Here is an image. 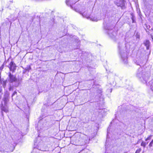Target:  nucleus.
Returning a JSON list of instances; mask_svg holds the SVG:
<instances>
[{
  "mask_svg": "<svg viewBox=\"0 0 153 153\" xmlns=\"http://www.w3.org/2000/svg\"><path fill=\"white\" fill-rule=\"evenodd\" d=\"M78 47H79V46H78L74 48V49H77L78 48Z\"/></svg>",
  "mask_w": 153,
  "mask_h": 153,
  "instance_id": "25",
  "label": "nucleus"
},
{
  "mask_svg": "<svg viewBox=\"0 0 153 153\" xmlns=\"http://www.w3.org/2000/svg\"><path fill=\"white\" fill-rule=\"evenodd\" d=\"M146 30V32L148 34H149V31H148L147 30Z\"/></svg>",
  "mask_w": 153,
  "mask_h": 153,
  "instance_id": "24",
  "label": "nucleus"
},
{
  "mask_svg": "<svg viewBox=\"0 0 153 153\" xmlns=\"http://www.w3.org/2000/svg\"><path fill=\"white\" fill-rule=\"evenodd\" d=\"M103 28H104V29H105V26H104H104H103Z\"/></svg>",
  "mask_w": 153,
  "mask_h": 153,
  "instance_id": "32",
  "label": "nucleus"
},
{
  "mask_svg": "<svg viewBox=\"0 0 153 153\" xmlns=\"http://www.w3.org/2000/svg\"><path fill=\"white\" fill-rule=\"evenodd\" d=\"M31 69V67L30 65L27 66L25 68V70L27 71H29Z\"/></svg>",
  "mask_w": 153,
  "mask_h": 153,
  "instance_id": "12",
  "label": "nucleus"
},
{
  "mask_svg": "<svg viewBox=\"0 0 153 153\" xmlns=\"http://www.w3.org/2000/svg\"><path fill=\"white\" fill-rule=\"evenodd\" d=\"M78 0H66V3L67 5L70 6L71 8L74 10L72 7L73 4H75Z\"/></svg>",
  "mask_w": 153,
  "mask_h": 153,
  "instance_id": "5",
  "label": "nucleus"
},
{
  "mask_svg": "<svg viewBox=\"0 0 153 153\" xmlns=\"http://www.w3.org/2000/svg\"><path fill=\"white\" fill-rule=\"evenodd\" d=\"M10 2H13L12 0H10Z\"/></svg>",
  "mask_w": 153,
  "mask_h": 153,
  "instance_id": "29",
  "label": "nucleus"
},
{
  "mask_svg": "<svg viewBox=\"0 0 153 153\" xmlns=\"http://www.w3.org/2000/svg\"><path fill=\"white\" fill-rule=\"evenodd\" d=\"M121 58L125 63H127L128 57L125 53H124L123 55H121Z\"/></svg>",
  "mask_w": 153,
  "mask_h": 153,
  "instance_id": "9",
  "label": "nucleus"
},
{
  "mask_svg": "<svg viewBox=\"0 0 153 153\" xmlns=\"http://www.w3.org/2000/svg\"><path fill=\"white\" fill-rule=\"evenodd\" d=\"M151 30H153V29L152 28V29H151Z\"/></svg>",
  "mask_w": 153,
  "mask_h": 153,
  "instance_id": "33",
  "label": "nucleus"
},
{
  "mask_svg": "<svg viewBox=\"0 0 153 153\" xmlns=\"http://www.w3.org/2000/svg\"><path fill=\"white\" fill-rule=\"evenodd\" d=\"M4 65H2L1 66V67H0V71H1L3 69V68H4Z\"/></svg>",
  "mask_w": 153,
  "mask_h": 153,
  "instance_id": "20",
  "label": "nucleus"
},
{
  "mask_svg": "<svg viewBox=\"0 0 153 153\" xmlns=\"http://www.w3.org/2000/svg\"><path fill=\"white\" fill-rule=\"evenodd\" d=\"M137 76L140 78H141V77H142V78L145 81H147L149 78L147 74L146 73H144V74L143 73V74H142V72L137 73Z\"/></svg>",
  "mask_w": 153,
  "mask_h": 153,
  "instance_id": "3",
  "label": "nucleus"
},
{
  "mask_svg": "<svg viewBox=\"0 0 153 153\" xmlns=\"http://www.w3.org/2000/svg\"><path fill=\"white\" fill-rule=\"evenodd\" d=\"M135 36L137 38L140 39V33L137 32L135 35Z\"/></svg>",
  "mask_w": 153,
  "mask_h": 153,
  "instance_id": "11",
  "label": "nucleus"
},
{
  "mask_svg": "<svg viewBox=\"0 0 153 153\" xmlns=\"http://www.w3.org/2000/svg\"><path fill=\"white\" fill-rule=\"evenodd\" d=\"M86 13L84 12L82 13H81L82 16L86 18L87 19H90L91 20L93 21L97 22L98 20L101 19H104V17L102 18L97 17L96 16H89V15H86Z\"/></svg>",
  "mask_w": 153,
  "mask_h": 153,
  "instance_id": "2",
  "label": "nucleus"
},
{
  "mask_svg": "<svg viewBox=\"0 0 153 153\" xmlns=\"http://www.w3.org/2000/svg\"><path fill=\"white\" fill-rule=\"evenodd\" d=\"M144 45L146 47L147 50L149 49V47L150 45V42L149 40L146 39L144 41Z\"/></svg>",
  "mask_w": 153,
  "mask_h": 153,
  "instance_id": "8",
  "label": "nucleus"
},
{
  "mask_svg": "<svg viewBox=\"0 0 153 153\" xmlns=\"http://www.w3.org/2000/svg\"><path fill=\"white\" fill-rule=\"evenodd\" d=\"M151 88L152 90L153 91V82L151 85Z\"/></svg>",
  "mask_w": 153,
  "mask_h": 153,
  "instance_id": "22",
  "label": "nucleus"
},
{
  "mask_svg": "<svg viewBox=\"0 0 153 153\" xmlns=\"http://www.w3.org/2000/svg\"><path fill=\"white\" fill-rule=\"evenodd\" d=\"M141 146L143 147L144 148H145L146 147V146L145 145V142L143 141L141 144Z\"/></svg>",
  "mask_w": 153,
  "mask_h": 153,
  "instance_id": "14",
  "label": "nucleus"
},
{
  "mask_svg": "<svg viewBox=\"0 0 153 153\" xmlns=\"http://www.w3.org/2000/svg\"><path fill=\"white\" fill-rule=\"evenodd\" d=\"M114 3L118 7H120L122 9L124 8L125 4V1L124 0L115 1H114Z\"/></svg>",
  "mask_w": 153,
  "mask_h": 153,
  "instance_id": "4",
  "label": "nucleus"
},
{
  "mask_svg": "<svg viewBox=\"0 0 153 153\" xmlns=\"http://www.w3.org/2000/svg\"><path fill=\"white\" fill-rule=\"evenodd\" d=\"M153 144V140L151 141V142L150 143L149 146L150 147L152 146V144Z\"/></svg>",
  "mask_w": 153,
  "mask_h": 153,
  "instance_id": "16",
  "label": "nucleus"
},
{
  "mask_svg": "<svg viewBox=\"0 0 153 153\" xmlns=\"http://www.w3.org/2000/svg\"><path fill=\"white\" fill-rule=\"evenodd\" d=\"M1 72H0V79H1Z\"/></svg>",
  "mask_w": 153,
  "mask_h": 153,
  "instance_id": "30",
  "label": "nucleus"
},
{
  "mask_svg": "<svg viewBox=\"0 0 153 153\" xmlns=\"http://www.w3.org/2000/svg\"><path fill=\"white\" fill-rule=\"evenodd\" d=\"M131 19L132 21V22L134 23L135 22V16L132 14H131Z\"/></svg>",
  "mask_w": 153,
  "mask_h": 153,
  "instance_id": "10",
  "label": "nucleus"
},
{
  "mask_svg": "<svg viewBox=\"0 0 153 153\" xmlns=\"http://www.w3.org/2000/svg\"><path fill=\"white\" fill-rule=\"evenodd\" d=\"M40 150H42V151H45V150H43L42 149H40Z\"/></svg>",
  "mask_w": 153,
  "mask_h": 153,
  "instance_id": "28",
  "label": "nucleus"
},
{
  "mask_svg": "<svg viewBox=\"0 0 153 153\" xmlns=\"http://www.w3.org/2000/svg\"><path fill=\"white\" fill-rule=\"evenodd\" d=\"M106 32L110 36H112L110 34V33H112L113 32V30H107Z\"/></svg>",
  "mask_w": 153,
  "mask_h": 153,
  "instance_id": "13",
  "label": "nucleus"
},
{
  "mask_svg": "<svg viewBox=\"0 0 153 153\" xmlns=\"http://www.w3.org/2000/svg\"><path fill=\"white\" fill-rule=\"evenodd\" d=\"M146 28L147 29H149L150 27V26L149 25H146Z\"/></svg>",
  "mask_w": 153,
  "mask_h": 153,
  "instance_id": "18",
  "label": "nucleus"
},
{
  "mask_svg": "<svg viewBox=\"0 0 153 153\" xmlns=\"http://www.w3.org/2000/svg\"><path fill=\"white\" fill-rule=\"evenodd\" d=\"M148 143H146V142H145V146H146V145Z\"/></svg>",
  "mask_w": 153,
  "mask_h": 153,
  "instance_id": "27",
  "label": "nucleus"
},
{
  "mask_svg": "<svg viewBox=\"0 0 153 153\" xmlns=\"http://www.w3.org/2000/svg\"><path fill=\"white\" fill-rule=\"evenodd\" d=\"M2 90L1 88H0V93H1L2 92Z\"/></svg>",
  "mask_w": 153,
  "mask_h": 153,
  "instance_id": "23",
  "label": "nucleus"
},
{
  "mask_svg": "<svg viewBox=\"0 0 153 153\" xmlns=\"http://www.w3.org/2000/svg\"><path fill=\"white\" fill-rule=\"evenodd\" d=\"M74 10H75V11H77L76 10L75 8V9H74Z\"/></svg>",
  "mask_w": 153,
  "mask_h": 153,
  "instance_id": "31",
  "label": "nucleus"
},
{
  "mask_svg": "<svg viewBox=\"0 0 153 153\" xmlns=\"http://www.w3.org/2000/svg\"><path fill=\"white\" fill-rule=\"evenodd\" d=\"M151 37L153 40V36H152V35H151Z\"/></svg>",
  "mask_w": 153,
  "mask_h": 153,
  "instance_id": "26",
  "label": "nucleus"
},
{
  "mask_svg": "<svg viewBox=\"0 0 153 153\" xmlns=\"http://www.w3.org/2000/svg\"><path fill=\"white\" fill-rule=\"evenodd\" d=\"M9 68L10 71H12L13 73L14 72L16 69L15 64L13 62L11 61L9 64Z\"/></svg>",
  "mask_w": 153,
  "mask_h": 153,
  "instance_id": "6",
  "label": "nucleus"
},
{
  "mask_svg": "<svg viewBox=\"0 0 153 153\" xmlns=\"http://www.w3.org/2000/svg\"><path fill=\"white\" fill-rule=\"evenodd\" d=\"M17 92L16 91H15L13 93V94L12 95V97H13L14 95H15V94H17Z\"/></svg>",
  "mask_w": 153,
  "mask_h": 153,
  "instance_id": "19",
  "label": "nucleus"
},
{
  "mask_svg": "<svg viewBox=\"0 0 153 153\" xmlns=\"http://www.w3.org/2000/svg\"><path fill=\"white\" fill-rule=\"evenodd\" d=\"M141 151V148H139L138 149H137L135 153H140Z\"/></svg>",
  "mask_w": 153,
  "mask_h": 153,
  "instance_id": "15",
  "label": "nucleus"
},
{
  "mask_svg": "<svg viewBox=\"0 0 153 153\" xmlns=\"http://www.w3.org/2000/svg\"><path fill=\"white\" fill-rule=\"evenodd\" d=\"M22 79L21 77H18L12 74L10 72L8 73V77L7 80L2 81L1 82L3 87L5 88L6 87L7 81L9 82V90L10 91H13L14 87H17L19 86L21 82Z\"/></svg>",
  "mask_w": 153,
  "mask_h": 153,
  "instance_id": "1",
  "label": "nucleus"
},
{
  "mask_svg": "<svg viewBox=\"0 0 153 153\" xmlns=\"http://www.w3.org/2000/svg\"><path fill=\"white\" fill-rule=\"evenodd\" d=\"M151 137H152V136L151 135L149 136V137H148L146 139V140L147 141L148 140H150L151 139Z\"/></svg>",
  "mask_w": 153,
  "mask_h": 153,
  "instance_id": "17",
  "label": "nucleus"
},
{
  "mask_svg": "<svg viewBox=\"0 0 153 153\" xmlns=\"http://www.w3.org/2000/svg\"><path fill=\"white\" fill-rule=\"evenodd\" d=\"M1 109L2 111L1 112L2 115L3 117L4 116V114L2 112L3 111L6 113L8 112V110L7 108L4 106L3 104H2L1 106Z\"/></svg>",
  "mask_w": 153,
  "mask_h": 153,
  "instance_id": "7",
  "label": "nucleus"
},
{
  "mask_svg": "<svg viewBox=\"0 0 153 153\" xmlns=\"http://www.w3.org/2000/svg\"><path fill=\"white\" fill-rule=\"evenodd\" d=\"M3 151H4L3 149L1 147H0V152H2Z\"/></svg>",
  "mask_w": 153,
  "mask_h": 153,
  "instance_id": "21",
  "label": "nucleus"
}]
</instances>
